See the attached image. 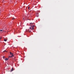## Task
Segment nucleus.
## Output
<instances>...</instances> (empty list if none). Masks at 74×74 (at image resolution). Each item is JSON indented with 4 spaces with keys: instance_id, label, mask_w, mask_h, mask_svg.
Masks as SVG:
<instances>
[{
    "instance_id": "nucleus-12",
    "label": "nucleus",
    "mask_w": 74,
    "mask_h": 74,
    "mask_svg": "<svg viewBox=\"0 0 74 74\" xmlns=\"http://www.w3.org/2000/svg\"><path fill=\"white\" fill-rule=\"evenodd\" d=\"M29 32H31V31H29Z\"/></svg>"
},
{
    "instance_id": "nucleus-10",
    "label": "nucleus",
    "mask_w": 74,
    "mask_h": 74,
    "mask_svg": "<svg viewBox=\"0 0 74 74\" xmlns=\"http://www.w3.org/2000/svg\"><path fill=\"white\" fill-rule=\"evenodd\" d=\"M2 31H3V30H0V32H2Z\"/></svg>"
},
{
    "instance_id": "nucleus-14",
    "label": "nucleus",
    "mask_w": 74,
    "mask_h": 74,
    "mask_svg": "<svg viewBox=\"0 0 74 74\" xmlns=\"http://www.w3.org/2000/svg\"><path fill=\"white\" fill-rule=\"evenodd\" d=\"M29 7L28 8V9H29Z\"/></svg>"
},
{
    "instance_id": "nucleus-13",
    "label": "nucleus",
    "mask_w": 74,
    "mask_h": 74,
    "mask_svg": "<svg viewBox=\"0 0 74 74\" xmlns=\"http://www.w3.org/2000/svg\"><path fill=\"white\" fill-rule=\"evenodd\" d=\"M9 58H10V56H9Z\"/></svg>"
},
{
    "instance_id": "nucleus-4",
    "label": "nucleus",
    "mask_w": 74,
    "mask_h": 74,
    "mask_svg": "<svg viewBox=\"0 0 74 74\" xmlns=\"http://www.w3.org/2000/svg\"><path fill=\"white\" fill-rule=\"evenodd\" d=\"M9 59L8 58H6L5 59V60H8Z\"/></svg>"
},
{
    "instance_id": "nucleus-9",
    "label": "nucleus",
    "mask_w": 74,
    "mask_h": 74,
    "mask_svg": "<svg viewBox=\"0 0 74 74\" xmlns=\"http://www.w3.org/2000/svg\"><path fill=\"white\" fill-rule=\"evenodd\" d=\"M30 25H33V23H30Z\"/></svg>"
},
{
    "instance_id": "nucleus-8",
    "label": "nucleus",
    "mask_w": 74,
    "mask_h": 74,
    "mask_svg": "<svg viewBox=\"0 0 74 74\" xmlns=\"http://www.w3.org/2000/svg\"><path fill=\"white\" fill-rule=\"evenodd\" d=\"M7 52V51H5H5H3V52Z\"/></svg>"
},
{
    "instance_id": "nucleus-7",
    "label": "nucleus",
    "mask_w": 74,
    "mask_h": 74,
    "mask_svg": "<svg viewBox=\"0 0 74 74\" xmlns=\"http://www.w3.org/2000/svg\"><path fill=\"white\" fill-rule=\"evenodd\" d=\"M3 59H4V58H5V57L3 56Z\"/></svg>"
},
{
    "instance_id": "nucleus-15",
    "label": "nucleus",
    "mask_w": 74,
    "mask_h": 74,
    "mask_svg": "<svg viewBox=\"0 0 74 74\" xmlns=\"http://www.w3.org/2000/svg\"><path fill=\"white\" fill-rule=\"evenodd\" d=\"M3 1H4V0H3Z\"/></svg>"
},
{
    "instance_id": "nucleus-1",
    "label": "nucleus",
    "mask_w": 74,
    "mask_h": 74,
    "mask_svg": "<svg viewBox=\"0 0 74 74\" xmlns=\"http://www.w3.org/2000/svg\"><path fill=\"white\" fill-rule=\"evenodd\" d=\"M34 25L31 26V27L29 28V29H31V30H32L34 29Z\"/></svg>"
},
{
    "instance_id": "nucleus-3",
    "label": "nucleus",
    "mask_w": 74,
    "mask_h": 74,
    "mask_svg": "<svg viewBox=\"0 0 74 74\" xmlns=\"http://www.w3.org/2000/svg\"><path fill=\"white\" fill-rule=\"evenodd\" d=\"M14 69L13 68H12V69L11 70V71L12 72V71H14Z\"/></svg>"
},
{
    "instance_id": "nucleus-2",
    "label": "nucleus",
    "mask_w": 74,
    "mask_h": 74,
    "mask_svg": "<svg viewBox=\"0 0 74 74\" xmlns=\"http://www.w3.org/2000/svg\"><path fill=\"white\" fill-rule=\"evenodd\" d=\"M10 55H11L10 56V58H11L12 57H14V55H13V53H11V52H10Z\"/></svg>"
},
{
    "instance_id": "nucleus-11",
    "label": "nucleus",
    "mask_w": 74,
    "mask_h": 74,
    "mask_svg": "<svg viewBox=\"0 0 74 74\" xmlns=\"http://www.w3.org/2000/svg\"><path fill=\"white\" fill-rule=\"evenodd\" d=\"M1 38H0V41L1 40Z\"/></svg>"
},
{
    "instance_id": "nucleus-6",
    "label": "nucleus",
    "mask_w": 74,
    "mask_h": 74,
    "mask_svg": "<svg viewBox=\"0 0 74 74\" xmlns=\"http://www.w3.org/2000/svg\"><path fill=\"white\" fill-rule=\"evenodd\" d=\"M15 19V18H12V20H14Z\"/></svg>"
},
{
    "instance_id": "nucleus-5",
    "label": "nucleus",
    "mask_w": 74,
    "mask_h": 74,
    "mask_svg": "<svg viewBox=\"0 0 74 74\" xmlns=\"http://www.w3.org/2000/svg\"><path fill=\"white\" fill-rule=\"evenodd\" d=\"M4 41H7V40H6L5 39H4Z\"/></svg>"
}]
</instances>
